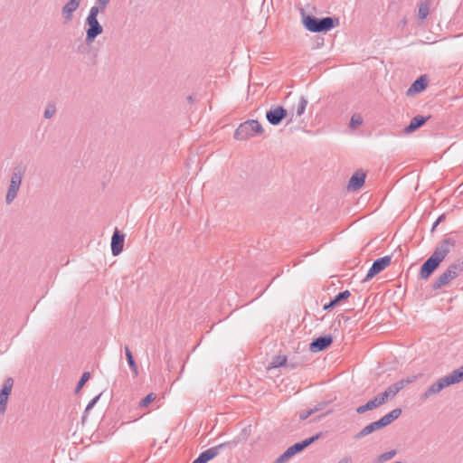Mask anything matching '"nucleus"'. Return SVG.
Masks as SVG:
<instances>
[{
  "mask_svg": "<svg viewBox=\"0 0 463 463\" xmlns=\"http://www.w3.org/2000/svg\"><path fill=\"white\" fill-rule=\"evenodd\" d=\"M411 382V379H403L389 386L381 394L382 398H384V402H386L388 399L393 398L402 389L410 384Z\"/></svg>",
  "mask_w": 463,
  "mask_h": 463,
  "instance_id": "6e6552de",
  "label": "nucleus"
},
{
  "mask_svg": "<svg viewBox=\"0 0 463 463\" xmlns=\"http://www.w3.org/2000/svg\"><path fill=\"white\" fill-rule=\"evenodd\" d=\"M109 0H98V3L99 5H101V8L104 9L105 6L107 5V4L109 3Z\"/></svg>",
  "mask_w": 463,
  "mask_h": 463,
  "instance_id": "473e14b6",
  "label": "nucleus"
},
{
  "mask_svg": "<svg viewBox=\"0 0 463 463\" xmlns=\"http://www.w3.org/2000/svg\"><path fill=\"white\" fill-rule=\"evenodd\" d=\"M390 263H391V258L389 256H385V257L376 260L373 263L371 269H369V271L366 275V279H370L373 277H374L375 275H377L378 273H380L381 271H383L386 267H388L390 265Z\"/></svg>",
  "mask_w": 463,
  "mask_h": 463,
  "instance_id": "9d476101",
  "label": "nucleus"
},
{
  "mask_svg": "<svg viewBox=\"0 0 463 463\" xmlns=\"http://www.w3.org/2000/svg\"><path fill=\"white\" fill-rule=\"evenodd\" d=\"M351 296V293L349 290H345L341 293H339L332 301H330L328 304L324 306L325 309H329L334 307L337 303H339L343 299H346Z\"/></svg>",
  "mask_w": 463,
  "mask_h": 463,
  "instance_id": "412c9836",
  "label": "nucleus"
},
{
  "mask_svg": "<svg viewBox=\"0 0 463 463\" xmlns=\"http://www.w3.org/2000/svg\"><path fill=\"white\" fill-rule=\"evenodd\" d=\"M287 363V356L285 355H278L273 361L270 363L269 368H277L285 365Z\"/></svg>",
  "mask_w": 463,
  "mask_h": 463,
  "instance_id": "b1692460",
  "label": "nucleus"
},
{
  "mask_svg": "<svg viewBox=\"0 0 463 463\" xmlns=\"http://www.w3.org/2000/svg\"><path fill=\"white\" fill-rule=\"evenodd\" d=\"M286 109H284L282 107H276L272 108L267 112L266 118L270 124L278 125L286 117Z\"/></svg>",
  "mask_w": 463,
  "mask_h": 463,
  "instance_id": "9b49d317",
  "label": "nucleus"
},
{
  "mask_svg": "<svg viewBox=\"0 0 463 463\" xmlns=\"http://www.w3.org/2000/svg\"><path fill=\"white\" fill-rule=\"evenodd\" d=\"M463 381V365L453 372H451L447 376L440 378L437 383L430 385L428 390L423 393L422 399L426 400L429 397L439 393L445 387H448L451 384H455Z\"/></svg>",
  "mask_w": 463,
  "mask_h": 463,
  "instance_id": "f03ea898",
  "label": "nucleus"
},
{
  "mask_svg": "<svg viewBox=\"0 0 463 463\" xmlns=\"http://www.w3.org/2000/svg\"><path fill=\"white\" fill-rule=\"evenodd\" d=\"M218 447L211 448L207 449L206 451L203 452L199 457L203 458L205 463L213 459L214 457L218 455Z\"/></svg>",
  "mask_w": 463,
  "mask_h": 463,
  "instance_id": "4be33fe9",
  "label": "nucleus"
},
{
  "mask_svg": "<svg viewBox=\"0 0 463 463\" xmlns=\"http://www.w3.org/2000/svg\"><path fill=\"white\" fill-rule=\"evenodd\" d=\"M319 434L314 436V437H311L307 439H305L303 440L302 442H299V443H296L294 444L293 446L289 447L285 452L283 455H281L278 459H277V463H280V462H283L287 459H288L289 458H291L293 455H295L296 453L303 450L305 448H307L308 445H310L312 442H314L315 440H317L318 438H319Z\"/></svg>",
  "mask_w": 463,
  "mask_h": 463,
  "instance_id": "0eeeda50",
  "label": "nucleus"
},
{
  "mask_svg": "<svg viewBox=\"0 0 463 463\" xmlns=\"http://www.w3.org/2000/svg\"><path fill=\"white\" fill-rule=\"evenodd\" d=\"M333 342V338L330 335L320 336L315 339L309 346L311 352L317 353L327 348Z\"/></svg>",
  "mask_w": 463,
  "mask_h": 463,
  "instance_id": "f8f14e48",
  "label": "nucleus"
},
{
  "mask_svg": "<svg viewBox=\"0 0 463 463\" xmlns=\"http://www.w3.org/2000/svg\"><path fill=\"white\" fill-rule=\"evenodd\" d=\"M125 353H126V356H127V359H128V363L130 368L132 369L135 376H137L138 374L137 366V364H136V363L134 361L132 353H131V351L129 350L128 347L125 348Z\"/></svg>",
  "mask_w": 463,
  "mask_h": 463,
  "instance_id": "5701e85b",
  "label": "nucleus"
},
{
  "mask_svg": "<svg viewBox=\"0 0 463 463\" xmlns=\"http://www.w3.org/2000/svg\"><path fill=\"white\" fill-rule=\"evenodd\" d=\"M307 417V414H306V415H300V418H301L302 420L306 419Z\"/></svg>",
  "mask_w": 463,
  "mask_h": 463,
  "instance_id": "4c0bfd02",
  "label": "nucleus"
},
{
  "mask_svg": "<svg viewBox=\"0 0 463 463\" xmlns=\"http://www.w3.org/2000/svg\"><path fill=\"white\" fill-rule=\"evenodd\" d=\"M395 454H396L395 450H392V451L383 453L381 456H379L378 462L381 463V462H384L386 460H389V459L392 458Z\"/></svg>",
  "mask_w": 463,
  "mask_h": 463,
  "instance_id": "c85d7f7f",
  "label": "nucleus"
},
{
  "mask_svg": "<svg viewBox=\"0 0 463 463\" xmlns=\"http://www.w3.org/2000/svg\"><path fill=\"white\" fill-rule=\"evenodd\" d=\"M401 413H402L401 409H395V410L392 411L390 413L382 417L376 422H377L378 426L380 427V429L383 428V427L389 425L392 421H393L397 418H399Z\"/></svg>",
  "mask_w": 463,
  "mask_h": 463,
  "instance_id": "f3484780",
  "label": "nucleus"
},
{
  "mask_svg": "<svg viewBox=\"0 0 463 463\" xmlns=\"http://www.w3.org/2000/svg\"><path fill=\"white\" fill-rule=\"evenodd\" d=\"M365 174L362 171L355 172L350 178L348 189L352 191L359 190L364 184Z\"/></svg>",
  "mask_w": 463,
  "mask_h": 463,
  "instance_id": "2eb2a0df",
  "label": "nucleus"
},
{
  "mask_svg": "<svg viewBox=\"0 0 463 463\" xmlns=\"http://www.w3.org/2000/svg\"><path fill=\"white\" fill-rule=\"evenodd\" d=\"M193 463H205L203 458L198 457L196 459L193 461Z\"/></svg>",
  "mask_w": 463,
  "mask_h": 463,
  "instance_id": "f704fd0d",
  "label": "nucleus"
},
{
  "mask_svg": "<svg viewBox=\"0 0 463 463\" xmlns=\"http://www.w3.org/2000/svg\"><path fill=\"white\" fill-rule=\"evenodd\" d=\"M380 427L378 426L377 422L374 421L369 425H367L365 428L363 429V430L361 431V435H367L371 432H373V430H379Z\"/></svg>",
  "mask_w": 463,
  "mask_h": 463,
  "instance_id": "a878e982",
  "label": "nucleus"
},
{
  "mask_svg": "<svg viewBox=\"0 0 463 463\" xmlns=\"http://www.w3.org/2000/svg\"><path fill=\"white\" fill-rule=\"evenodd\" d=\"M349 462H350V460L348 458H343L338 463H349Z\"/></svg>",
  "mask_w": 463,
  "mask_h": 463,
  "instance_id": "e433bc0d",
  "label": "nucleus"
},
{
  "mask_svg": "<svg viewBox=\"0 0 463 463\" xmlns=\"http://www.w3.org/2000/svg\"><path fill=\"white\" fill-rule=\"evenodd\" d=\"M156 398V395L155 393H149L146 395L141 402L140 406L141 407H147L152 402H154Z\"/></svg>",
  "mask_w": 463,
  "mask_h": 463,
  "instance_id": "bb28decb",
  "label": "nucleus"
},
{
  "mask_svg": "<svg viewBox=\"0 0 463 463\" xmlns=\"http://www.w3.org/2000/svg\"><path fill=\"white\" fill-rule=\"evenodd\" d=\"M124 235L120 234L118 230L115 231L111 238V250L114 256L119 255L123 250Z\"/></svg>",
  "mask_w": 463,
  "mask_h": 463,
  "instance_id": "4468645a",
  "label": "nucleus"
},
{
  "mask_svg": "<svg viewBox=\"0 0 463 463\" xmlns=\"http://www.w3.org/2000/svg\"><path fill=\"white\" fill-rule=\"evenodd\" d=\"M384 398H382L381 394L374 397L373 400L367 402L364 405L359 406L356 409L357 413H364L367 411L373 410L383 404H384Z\"/></svg>",
  "mask_w": 463,
  "mask_h": 463,
  "instance_id": "dca6fc26",
  "label": "nucleus"
},
{
  "mask_svg": "<svg viewBox=\"0 0 463 463\" xmlns=\"http://www.w3.org/2000/svg\"><path fill=\"white\" fill-rule=\"evenodd\" d=\"M54 112L55 108L53 106H49L44 112L45 118H50L54 114Z\"/></svg>",
  "mask_w": 463,
  "mask_h": 463,
  "instance_id": "2f4dec72",
  "label": "nucleus"
},
{
  "mask_svg": "<svg viewBox=\"0 0 463 463\" xmlns=\"http://www.w3.org/2000/svg\"><path fill=\"white\" fill-rule=\"evenodd\" d=\"M264 128L261 124L255 119L247 120L239 125L234 132V138L237 140H248L257 135H261Z\"/></svg>",
  "mask_w": 463,
  "mask_h": 463,
  "instance_id": "7ed1b4c3",
  "label": "nucleus"
},
{
  "mask_svg": "<svg viewBox=\"0 0 463 463\" xmlns=\"http://www.w3.org/2000/svg\"><path fill=\"white\" fill-rule=\"evenodd\" d=\"M13 385L14 380L12 378H6L5 380L0 392V413H4L5 411L8 397L11 394Z\"/></svg>",
  "mask_w": 463,
  "mask_h": 463,
  "instance_id": "1a4fd4ad",
  "label": "nucleus"
},
{
  "mask_svg": "<svg viewBox=\"0 0 463 463\" xmlns=\"http://www.w3.org/2000/svg\"><path fill=\"white\" fill-rule=\"evenodd\" d=\"M442 219H443V215H442V216H440V217L437 220V222H435V224H434V226H433V229H434V228H435V227H436V226H437L440 222H442Z\"/></svg>",
  "mask_w": 463,
  "mask_h": 463,
  "instance_id": "c9c22d12",
  "label": "nucleus"
},
{
  "mask_svg": "<svg viewBox=\"0 0 463 463\" xmlns=\"http://www.w3.org/2000/svg\"><path fill=\"white\" fill-rule=\"evenodd\" d=\"M426 122V118L421 116L414 117L408 127L405 128V133H411L421 127Z\"/></svg>",
  "mask_w": 463,
  "mask_h": 463,
  "instance_id": "6ab92c4d",
  "label": "nucleus"
},
{
  "mask_svg": "<svg viewBox=\"0 0 463 463\" xmlns=\"http://www.w3.org/2000/svg\"><path fill=\"white\" fill-rule=\"evenodd\" d=\"M429 14V6L428 5H420L419 8V17L420 19H425Z\"/></svg>",
  "mask_w": 463,
  "mask_h": 463,
  "instance_id": "7c9ffc66",
  "label": "nucleus"
},
{
  "mask_svg": "<svg viewBox=\"0 0 463 463\" xmlns=\"http://www.w3.org/2000/svg\"><path fill=\"white\" fill-rule=\"evenodd\" d=\"M99 12L98 6L91 7L89 16L87 18V23L89 28L87 30V41L92 42L95 37L102 33V27L99 24L97 20V15Z\"/></svg>",
  "mask_w": 463,
  "mask_h": 463,
  "instance_id": "39448f33",
  "label": "nucleus"
},
{
  "mask_svg": "<svg viewBox=\"0 0 463 463\" xmlns=\"http://www.w3.org/2000/svg\"><path fill=\"white\" fill-rule=\"evenodd\" d=\"M307 100L304 98H300L298 104L296 105V112L298 116H301L307 108Z\"/></svg>",
  "mask_w": 463,
  "mask_h": 463,
  "instance_id": "393cba45",
  "label": "nucleus"
},
{
  "mask_svg": "<svg viewBox=\"0 0 463 463\" xmlns=\"http://www.w3.org/2000/svg\"><path fill=\"white\" fill-rule=\"evenodd\" d=\"M427 86V80L424 77H420L413 82L411 88L408 90V94L419 93L422 91Z\"/></svg>",
  "mask_w": 463,
  "mask_h": 463,
  "instance_id": "aec40b11",
  "label": "nucleus"
},
{
  "mask_svg": "<svg viewBox=\"0 0 463 463\" xmlns=\"http://www.w3.org/2000/svg\"><path fill=\"white\" fill-rule=\"evenodd\" d=\"M80 0H70L62 9V14L68 22L71 19V14L79 7Z\"/></svg>",
  "mask_w": 463,
  "mask_h": 463,
  "instance_id": "a211bd4d",
  "label": "nucleus"
},
{
  "mask_svg": "<svg viewBox=\"0 0 463 463\" xmlns=\"http://www.w3.org/2000/svg\"><path fill=\"white\" fill-rule=\"evenodd\" d=\"M21 181H22V173L14 174L12 180H11L9 191L6 195V201L8 203H10L11 201H13L14 199V197L19 190Z\"/></svg>",
  "mask_w": 463,
  "mask_h": 463,
  "instance_id": "ddd939ff",
  "label": "nucleus"
},
{
  "mask_svg": "<svg viewBox=\"0 0 463 463\" xmlns=\"http://www.w3.org/2000/svg\"><path fill=\"white\" fill-rule=\"evenodd\" d=\"M461 269L458 265H450L444 272H442L435 283L433 284L434 288H440L448 285L450 281L458 277Z\"/></svg>",
  "mask_w": 463,
  "mask_h": 463,
  "instance_id": "423d86ee",
  "label": "nucleus"
},
{
  "mask_svg": "<svg viewBox=\"0 0 463 463\" xmlns=\"http://www.w3.org/2000/svg\"><path fill=\"white\" fill-rule=\"evenodd\" d=\"M453 246V241L450 240H444L442 243L436 248L432 255L423 263L420 270V276L423 279H427L431 273L439 267L443 261L450 248Z\"/></svg>",
  "mask_w": 463,
  "mask_h": 463,
  "instance_id": "f257e3e1",
  "label": "nucleus"
},
{
  "mask_svg": "<svg viewBox=\"0 0 463 463\" xmlns=\"http://www.w3.org/2000/svg\"><path fill=\"white\" fill-rule=\"evenodd\" d=\"M302 23L308 31L314 33L328 31L335 27L334 20L331 17L318 20L314 16L303 14Z\"/></svg>",
  "mask_w": 463,
  "mask_h": 463,
  "instance_id": "20e7f679",
  "label": "nucleus"
},
{
  "mask_svg": "<svg viewBox=\"0 0 463 463\" xmlns=\"http://www.w3.org/2000/svg\"><path fill=\"white\" fill-rule=\"evenodd\" d=\"M90 374L88 372H86V373H84L82 374L81 379L78 383V385H77V388H76V392H79L80 391V389L83 387L85 383L90 379Z\"/></svg>",
  "mask_w": 463,
  "mask_h": 463,
  "instance_id": "cd10ccee",
  "label": "nucleus"
},
{
  "mask_svg": "<svg viewBox=\"0 0 463 463\" xmlns=\"http://www.w3.org/2000/svg\"><path fill=\"white\" fill-rule=\"evenodd\" d=\"M99 399V396H97L96 398H94L90 402V404L88 405V409L91 408L97 402V400Z\"/></svg>",
  "mask_w": 463,
  "mask_h": 463,
  "instance_id": "72a5a7b5",
  "label": "nucleus"
},
{
  "mask_svg": "<svg viewBox=\"0 0 463 463\" xmlns=\"http://www.w3.org/2000/svg\"><path fill=\"white\" fill-rule=\"evenodd\" d=\"M363 122V118L360 115H354L351 118L350 125L352 128L359 127Z\"/></svg>",
  "mask_w": 463,
  "mask_h": 463,
  "instance_id": "c756f323",
  "label": "nucleus"
}]
</instances>
